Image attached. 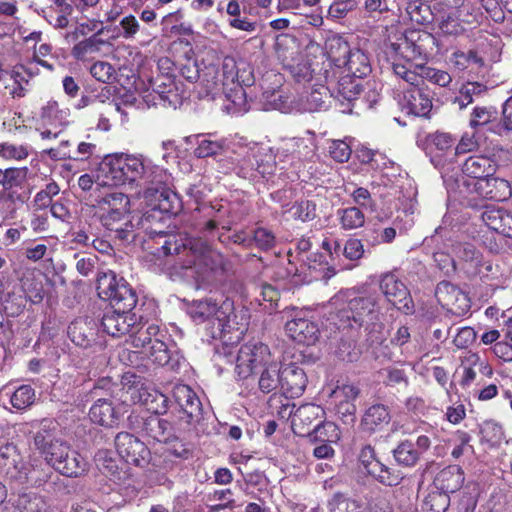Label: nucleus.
<instances>
[{"label": "nucleus", "mask_w": 512, "mask_h": 512, "mask_svg": "<svg viewBox=\"0 0 512 512\" xmlns=\"http://www.w3.org/2000/svg\"><path fill=\"white\" fill-rule=\"evenodd\" d=\"M161 250L164 255L185 256L181 264L175 267V273L195 289L208 288L225 269L224 256L202 238L169 235L165 237Z\"/></svg>", "instance_id": "f257e3e1"}, {"label": "nucleus", "mask_w": 512, "mask_h": 512, "mask_svg": "<svg viewBox=\"0 0 512 512\" xmlns=\"http://www.w3.org/2000/svg\"><path fill=\"white\" fill-rule=\"evenodd\" d=\"M97 292L101 299L109 301L112 310L105 312L101 327L112 337L129 335L135 329L137 315L132 310L137 303L134 290L115 272L108 271L98 275Z\"/></svg>", "instance_id": "f03ea898"}, {"label": "nucleus", "mask_w": 512, "mask_h": 512, "mask_svg": "<svg viewBox=\"0 0 512 512\" xmlns=\"http://www.w3.org/2000/svg\"><path fill=\"white\" fill-rule=\"evenodd\" d=\"M331 303L335 307L334 320L338 329L364 328L372 343H381L385 339L384 325L379 322L377 295H363L355 290H345L337 293Z\"/></svg>", "instance_id": "7ed1b4c3"}, {"label": "nucleus", "mask_w": 512, "mask_h": 512, "mask_svg": "<svg viewBox=\"0 0 512 512\" xmlns=\"http://www.w3.org/2000/svg\"><path fill=\"white\" fill-rule=\"evenodd\" d=\"M169 174L143 155H130L129 184L144 188L143 198L152 210L175 213L176 194L168 187Z\"/></svg>", "instance_id": "20e7f679"}, {"label": "nucleus", "mask_w": 512, "mask_h": 512, "mask_svg": "<svg viewBox=\"0 0 512 512\" xmlns=\"http://www.w3.org/2000/svg\"><path fill=\"white\" fill-rule=\"evenodd\" d=\"M32 427L38 428L34 435V445L53 470L66 477H79L87 471L86 460L67 443L54 438L53 420L42 419L34 422Z\"/></svg>", "instance_id": "39448f33"}, {"label": "nucleus", "mask_w": 512, "mask_h": 512, "mask_svg": "<svg viewBox=\"0 0 512 512\" xmlns=\"http://www.w3.org/2000/svg\"><path fill=\"white\" fill-rule=\"evenodd\" d=\"M234 309V302L229 298L220 301L207 298L194 301L189 309V314L196 324L206 323L205 330L209 337L228 342L233 338L230 336L226 339L227 334L235 332V337L239 339L243 333Z\"/></svg>", "instance_id": "423d86ee"}, {"label": "nucleus", "mask_w": 512, "mask_h": 512, "mask_svg": "<svg viewBox=\"0 0 512 512\" xmlns=\"http://www.w3.org/2000/svg\"><path fill=\"white\" fill-rule=\"evenodd\" d=\"M135 329H131L127 342L134 348L142 349L141 353L153 363L164 366L170 361V352L164 338L165 331L159 325L149 323L142 315L136 319Z\"/></svg>", "instance_id": "0eeeda50"}, {"label": "nucleus", "mask_w": 512, "mask_h": 512, "mask_svg": "<svg viewBox=\"0 0 512 512\" xmlns=\"http://www.w3.org/2000/svg\"><path fill=\"white\" fill-rule=\"evenodd\" d=\"M238 78L236 61L232 57H225L221 67L214 64L205 67L201 76V96L215 99L223 91L234 84Z\"/></svg>", "instance_id": "6e6552de"}, {"label": "nucleus", "mask_w": 512, "mask_h": 512, "mask_svg": "<svg viewBox=\"0 0 512 512\" xmlns=\"http://www.w3.org/2000/svg\"><path fill=\"white\" fill-rule=\"evenodd\" d=\"M273 358L266 344L255 342L241 346L236 358V373L241 378H247L259 367H264Z\"/></svg>", "instance_id": "1a4fd4ad"}, {"label": "nucleus", "mask_w": 512, "mask_h": 512, "mask_svg": "<svg viewBox=\"0 0 512 512\" xmlns=\"http://www.w3.org/2000/svg\"><path fill=\"white\" fill-rule=\"evenodd\" d=\"M153 91L158 95L159 104L176 109L185 98L187 91L181 82L169 73L160 74L152 81Z\"/></svg>", "instance_id": "9d476101"}, {"label": "nucleus", "mask_w": 512, "mask_h": 512, "mask_svg": "<svg viewBox=\"0 0 512 512\" xmlns=\"http://www.w3.org/2000/svg\"><path fill=\"white\" fill-rule=\"evenodd\" d=\"M130 154L107 158L100 166L98 180L102 186L129 184Z\"/></svg>", "instance_id": "9b49d317"}, {"label": "nucleus", "mask_w": 512, "mask_h": 512, "mask_svg": "<svg viewBox=\"0 0 512 512\" xmlns=\"http://www.w3.org/2000/svg\"><path fill=\"white\" fill-rule=\"evenodd\" d=\"M435 296L443 308L455 315L464 314L470 308L467 295L450 282H440L436 287Z\"/></svg>", "instance_id": "f8f14e48"}, {"label": "nucleus", "mask_w": 512, "mask_h": 512, "mask_svg": "<svg viewBox=\"0 0 512 512\" xmlns=\"http://www.w3.org/2000/svg\"><path fill=\"white\" fill-rule=\"evenodd\" d=\"M380 289L386 299L398 310L409 313L412 310V300L407 287L394 274L382 276Z\"/></svg>", "instance_id": "ddd939ff"}, {"label": "nucleus", "mask_w": 512, "mask_h": 512, "mask_svg": "<svg viewBox=\"0 0 512 512\" xmlns=\"http://www.w3.org/2000/svg\"><path fill=\"white\" fill-rule=\"evenodd\" d=\"M457 373L460 375L459 384L462 388H469L476 380L477 374L491 378L492 366L477 353L468 352L461 357V364Z\"/></svg>", "instance_id": "4468645a"}, {"label": "nucleus", "mask_w": 512, "mask_h": 512, "mask_svg": "<svg viewBox=\"0 0 512 512\" xmlns=\"http://www.w3.org/2000/svg\"><path fill=\"white\" fill-rule=\"evenodd\" d=\"M115 447L118 455L128 464L139 465L149 455L145 444L127 432L117 434Z\"/></svg>", "instance_id": "2eb2a0df"}, {"label": "nucleus", "mask_w": 512, "mask_h": 512, "mask_svg": "<svg viewBox=\"0 0 512 512\" xmlns=\"http://www.w3.org/2000/svg\"><path fill=\"white\" fill-rule=\"evenodd\" d=\"M359 460L367 473L375 477L380 483L387 486H395L401 477L390 471V468L382 464L375 457L374 448L370 445L364 446L359 454Z\"/></svg>", "instance_id": "dca6fc26"}, {"label": "nucleus", "mask_w": 512, "mask_h": 512, "mask_svg": "<svg viewBox=\"0 0 512 512\" xmlns=\"http://www.w3.org/2000/svg\"><path fill=\"white\" fill-rule=\"evenodd\" d=\"M257 146L244 148L242 153H237L235 157L221 159L220 165L225 173L234 171L243 178H252L256 176L257 169Z\"/></svg>", "instance_id": "f3484780"}, {"label": "nucleus", "mask_w": 512, "mask_h": 512, "mask_svg": "<svg viewBox=\"0 0 512 512\" xmlns=\"http://www.w3.org/2000/svg\"><path fill=\"white\" fill-rule=\"evenodd\" d=\"M131 399L139 403L155 415L166 413L168 409V398L158 389L152 386L142 385L130 388Z\"/></svg>", "instance_id": "a211bd4d"}, {"label": "nucleus", "mask_w": 512, "mask_h": 512, "mask_svg": "<svg viewBox=\"0 0 512 512\" xmlns=\"http://www.w3.org/2000/svg\"><path fill=\"white\" fill-rule=\"evenodd\" d=\"M102 225L109 231L115 233V238L128 241L134 237V224L130 209L127 211H114L100 215Z\"/></svg>", "instance_id": "6ab92c4d"}, {"label": "nucleus", "mask_w": 512, "mask_h": 512, "mask_svg": "<svg viewBox=\"0 0 512 512\" xmlns=\"http://www.w3.org/2000/svg\"><path fill=\"white\" fill-rule=\"evenodd\" d=\"M472 187L476 196L494 201H504L512 194L510 183L507 180L493 176L476 180L475 183H472Z\"/></svg>", "instance_id": "aec40b11"}, {"label": "nucleus", "mask_w": 512, "mask_h": 512, "mask_svg": "<svg viewBox=\"0 0 512 512\" xmlns=\"http://www.w3.org/2000/svg\"><path fill=\"white\" fill-rule=\"evenodd\" d=\"M434 486L444 495H439L443 501V510L448 503V494L458 491L464 483V472L457 465L442 469L434 478Z\"/></svg>", "instance_id": "412c9836"}, {"label": "nucleus", "mask_w": 512, "mask_h": 512, "mask_svg": "<svg viewBox=\"0 0 512 512\" xmlns=\"http://www.w3.org/2000/svg\"><path fill=\"white\" fill-rule=\"evenodd\" d=\"M281 379V392L290 398L301 396L307 385V377L303 368L294 363L282 366Z\"/></svg>", "instance_id": "4be33fe9"}, {"label": "nucleus", "mask_w": 512, "mask_h": 512, "mask_svg": "<svg viewBox=\"0 0 512 512\" xmlns=\"http://www.w3.org/2000/svg\"><path fill=\"white\" fill-rule=\"evenodd\" d=\"M288 336L295 342L304 345H313L319 337L318 325L305 318H294L285 325Z\"/></svg>", "instance_id": "5701e85b"}, {"label": "nucleus", "mask_w": 512, "mask_h": 512, "mask_svg": "<svg viewBox=\"0 0 512 512\" xmlns=\"http://www.w3.org/2000/svg\"><path fill=\"white\" fill-rule=\"evenodd\" d=\"M324 417L325 411L320 405L307 403L296 409L292 423L296 427L301 426L303 429L307 428V433L310 432V427L313 426V432L319 433L324 422Z\"/></svg>", "instance_id": "b1692460"}, {"label": "nucleus", "mask_w": 512, "mask_h": 512, "mask_svg": "<svg viewBox=\"0 0 512 512\" xmlns=\"http://www.w3.org/2000/svg\"><path fill=\"white\" fill-rule=\"evenodd\" d=\"M480 218L490 230L512 237V213L494 206H485Z\"/></svg>", "instance_id": "393cba45"}, {"label": "nucleus", "mask_w": 512, "mask_h": 512, "mask_svg": "<svg viewBox=\"0 0 512 512\" xmlns=\"http://www.w3.org/2000/svg\"><path fill=\"white\" fill-rule=\"evenodd\" d=\"M390 421L391 415L388 407L383 404H374L365 410L360 428L364 432L373 434L382 431Z\"/></svg>", "instance_id": "a878e982"}, {"label": "nucleus", "mask_w": 512, "mask_h": 512, "mask_svg": "<svg viewBox=\"0 0 512 512\" xmlns=\"http://www.w3.org/2000/svg\"><path fill=\"white\" fill-rule=\"evenodd\" d=\"M173 397L190 420H197L201 416L202 404L196 393L185 384L175 385Z\"/></svg>", "instance_id": "bb28decb"}, {"label": "nucleus", "mask_w": 512, "mask_h": 512, "mask_svg": "<svg viewBox=\"0 0 512 512\" xmlns=\"http://www.w3.org/2000/svg\"><path fill=\"white\" fill-rule=\"evenodd\" d=\"M497 170L496 162L488 156L473 155L465 160L462 171L476 180L493 176Z\"/></svg>", "instance_id": "cd10ccee"}, {"label": "nucleus", "mask_w": 512, "mask_h": 512, "mask_svg": "<svg viewBox=\"0 0 512 512\" xmlns=\"http://www.w3.org/2000/svg\"><path fill=\"white\" fill-rule=\"evenodd\" d=\"M334 93L328 87L319 85L301 97V109L305 112H316L328 107V101Z\"/></svg>", "instance_id": "c85d7f7f"}, {"label": "nucleus", "mask_w": 512, "mask_h": 512, "mask_svg": "<svg viewBox=\"0 0 512 512\" xmlns=\"http://www.w3.org/2000/svg\"><path fill=\"white\" fill-rule=\"evenodd\" d=\"M408 112L420 117H426L432 109L430 94L423 88H414L405 95Z\"/></svg>", "instance_id": "c756f323"}, {"label": "nucleus", "mask_w": 512, "mask_h": 512, "mask_svg": "<svg viewBox=\"0 0 512 512\" xmlns=\"http://www.w3.org/2000/svg\"><path fill=\"white\" fill-rule=\"evenodd\" d=\"M137 35H140L143 39L141 45L144 46L150 43L151 39L147 28L142 27L138 19L132 14L123 16L119 21L117 36L125 40H134Z\"/></svg>", "instance_id": "7c9ffc66"}, {"label": "nucleus", "mask_w": 512, "mask_h": 512, "mask_svg": "<svg viewBox=\"0 0 512 512\" xmlns=\"http://www.w3.org/2000/svg\"><path fill=\"white\" fill-rule=\"evenodd\" d=\"M146 435L160 443H167L173 437V428L170 422L158 415L148 417L143 425Z\"/></svg>", "instance_id": "2f4dec72"}, {"label": "nucleus", "mask_w": 512, "mask_h": 512, "mask_svg": "<svg viewBox=\"0 0 512 512\" xmlns=\"http://www.w3.org/2000/svg\"><path fill=\"white\" fill-rule=\"evenodd\" d=\"M311 138L294 137L286 140L278 150L279 156L291 159L307 158L313 153Z\"/></svg>", "instance_id": "473e14b6"}, {"label": "nucleus", "mask_w": 512, "mask_h": 512, "mask_svg": "<svg viewBox=\"0 0 512 512\" xmlns=\"http://www.w3.org/2000/svg\"><path fill=\"white\" fill-rule=\"evenodd\" d=\"M68 336L77 346L87 347L94 337L93 321L88 318H78L68 326Z\"/></svg>", "instance_id": "72a5a7b5"}, {"label": "nucleus", "mask_w": 512, "mask_h": 512, "mask_svg": "<svg viewBox=\"0 0 512 512\" xmlns=\"http://www.w3.org/2000/svg\"><path fill=\"white\" fill-rule=\"evenodd\" d=\"M281 377L282 365L275 359H272L264 366V370L261 372L259 378L260 390L263 393H270L277 390L281 391Z\"/></svg>", "instance_id": "f704fd0d"}, {"label": "nucleus", "mask_w": 512, "mask_h": 512, "mask_svg": "<svg viewBox=\"0 0 512 512\" xmlns=\"http://www.w3.org/2000/svg\"><path fill=\"white\" fill-rule=\"evenodd\" d=\"M96 202L99 216L104 215V213L127 211L130 209L129 197L118 191H112L103 196H99Z\"/></svg>", "instance_id": "c9c22d12"}, {"label": "nucleus", "mask_w": 512, "mask_h": 512, "mask_svg": "<svg viewBox=\"0 0 512 512\" xmlns=\"http://www.w3.org/2000/svg\"><path fill=\"white\" fill-rule=\"evenodd\" d=\"M89 417L92 422L105 427L113 426L118 419L115 408L107 399H98L90 408Z\"/></svg>", "instance_id": "e433bc0d"}, {"label": "nucleus", "mask_w": 512, "mask_h": 512, "mask_svg": "<svg viewBox=\"0 0 512 512\" xmlns=\"http://www.w3.org/2000/svg\"><path fill=\"white\" fill-rule=\"evenodd\" d=\"M345 68L347 75H352L355 78H363L371 72V65L367 55L359 50H352L349 56L342 64Z\"/></svg>", "instance_id": "4c0bfd02"}, {"label": "nucleus", "mask_w": 512, "mask_h": 512, "mask_svg": "<svg viewBox=\"0 0 512 512\" xmlns=\"http://www.w3.org/2000/svg\"><path fill=\"white\" fill-rule=\"evenodd\" d=\"M323 393L328 396L329 408L354 402L359 395V389L352 384L337 385L335 388H324Z\"/></svg>", "instance_id": "58836bf2"}, {"label": "nucleus", "mask_w": 512, "mask_h": 512, "mask_svg": "<svg viewBox=\"0 0 512 512\" xmlns=\"http://www.w3.org/2000/svg\"><path fill=\"white\" fill-rule=\"evenodd\" d=\"M222 94L228 101V104L225 105L228 113L237 114L248 110L245 90L239 84L238 79L234 80V84H231Z\"/></svg>", "instance_id": "ea45409f"}, {"label": "nucleus", "mask_w": 512, "mask_h": 512, "mask_svg": "<svg viewBox=\"0 0 512 512\" xmlns=\"http://www.w3.org/2000/svg\"><path fill=\"white\" fill-rule=\"evenodd\" d=\"M200 210L203 211L204 216L208 218L203 224V231L212 232L218 226H222L223 229H230L229 223L225 221V217L228 216L229 211L222 205H207Z\"/></svg>", "instance_id": "a19ab883"}, {"label": "nucleus", "mask_w": 512, "mask_h": 512, "mask_svg": "<svg viewBox=\"0 0 512 512\" xmlns=\"http://www.w3.org/2000/svg\"><path fill=\"white\" fill-rule=\"evenodd\" d=\"M361 89L360 79L346 74L340 78L337 88L332 93H334L333 97L339 101L347 100L351 102L357 98Z\"/></svg>", "instance_id": "79ce46f5"}, {"label": "nucleus", "mask_w": 512, "mask_h": 512, "mask_svg": "<svg viewBox=\"0 0 512 512\" xmlns=\"http://www.w3.org/2000/svg\"><path fill=\"white\" fill-rule=\"evenodd\" d=\"M325 47L329 58L338 67H342L343 62L352 51L350 50L348 42L339 35L329 37L325 43Z\"/></svg>", "instance_id": "37998d69"}, {"label": "nucleus", "mask_w": 512, "mask_h": 512, "mask_svg": "<svg viewBox=\"0 0 512 512\" xmlns=\"http://www.w3.org/2000/svg\"><path fill=\"white\" fill-rule=\"evenodd\" d=\"M48 505L41 495L33 492L23 493L14 503V512H47Z\"/></svg>", "instance_id": "c03bdc74"}, {"label": "nucleus", "mask_w": 512, "mask_h": 512, "mask_svg": "<svg viewBox=\"0 0 512 512\" xmlns=\"http://www.w3.org/2000/svg\"><path fill=\"white\" fill-rule=\"evenodd\" d=\"M104 44V40L98 38L96 35H93L76 43L71 50V55L76 60L84 61L92 55L98 53Z\"/></svg>", "instance_id": "a18cd8bd"}, {"label": "nucleus", "mask_w": 512, "mask_h": 512, "mask_svg": "<svg viewBox=\"0 0 512 512\" xmlns=\"http://www.w3.org/2000/svg\"><path fill=\"white\" fill-rule=\"evenodd\" d=\"M280 157L279 154L275 155L270 148L257 147V173L262 177H267L275 173L277 169L276 157Z\"/></svg>", "instance_id": "49530a36"}, {"label": "nucleus", "mask_w": 512, "mask_h": 512, "mask_svg": "<svg viewBox=\"0 0 512 512\" xmlns=\"http://www.w3.org/2000/svg\"><path fill=\"white\" fill-rule=\"evenodd\" d=\"M393 456L399 465L406 467L414 466L420 458L419 451L415 449L414 444L409 440L399 443L393 450Z\"/></svg>", "instance_id": "de8ad7c7"}, {"label": "nucleus", "mask_w": 512, "mask_h": 512, "mask_svg": "<svg viewBox=\"0 0 512 512\" xmlns=\"http://www.w3.org/2000/svg\"><path fill=\"white\" fill-rule=\"evenodd\" d=\"M426 140L430 152L436 155H443L450 151L456 141L451 134L444 132L431 133L427 136Z\"/></svg>", "instance_id": "09e8293b"}, {"label": "nucleus", "mask_w": 512, "mask_h": 512, "mask_svg": "<svg viewBox=\"0 0 512 512\" xmlns=\"http://www.w3.org/2000/svg\"><path fill=\"white\" fill-rule=\"evenodd\" d=\"M337 215L341 228L344 230L357 229L362 227L365 223V215L358 207L339 209Z\"/></svg>", "instance_id": "8fccbe9b"}, {"label": "nucleus", "mask_w": 512, "mask_h": 512, "mask_svg": "<svg viewBox=\"0 0 512 512\" xmlns=\"http://www.w3.org/2000/svg\"><path fill=\"white\" fill-rule=\"evenodd\" d=\"M497 119V111L493 107L476 106L471 112L469 126L473 129L489 125L492 127Z\"/></svg>", "instance_id": "3c124183"}, {"label": "nucleus", "mask_w": 512, "mask_h": 512, "mask_svg": "<svg viewBox=\"0 0 512 512\" xmlns=\"http://www.w3.org/2000/svg\"><path fill=\"white\" fill-rule=\"evenodd\" d=\"M485 91V85L478 82H468L459 90L458 95L454 98V104H457L459 109H464L473 102L475 96H480Z\"/></svg>", "instance_id": "603ef678"}, {"label": "nucleus", "mask_w": 512, "mask_h": 512, "mask_svg": "<svg viewBox=\"0 0 512 512\" xmlns=\"http://www.w3.org/2000/svg\"><path fill=\"white\" fill-rule=\"evenodd\" d=\"M327 507L329 512H361L362 505L342 493H335L328 500Z\"/></svg>", "instance_id": "864d4df0"}, {"label": "nucleus", "mask_w": 512, "mask_h": 512, "mask_svg": "<svg viewBox=\"0 0 512 512\" xmlns=\"http://www.w3.org/2000/svg\"><path fill=\"white\" fill-rule=\"evenodd\" d=\"M28 168L0 169V185L5 190L21 186L26 180Z\"/></svg>", "instance_id": "5fc2aeb1"}, {"label": "nucleus", "mask_w": 512, "mask_h": 512, "mask_svg": "<svg viewBox=\"0 0 512 512\" xmlns=\"http://www.w3.org/2000/svg\"><path fill=\"white\" fill-rule=\"evenodd\" d=\"M36 399L35 390L30 385H21L10 396L11 405L17 410L30 407Z\"/></svg>", "instance_id": "6e6d98bb"}, {"label": "nucleus", "mask_w": 512, "mask_h": 512, "mask_svg": "<svg viewBox=\"0 0 512 512\" xmlns=\"http://www.w3.org/2000/svg\"><path fill=\"white\" fill-rule=\"evenodd\" d=\"M54 474L53 468L46 463L31 464V468L26 473V479L29 483L35 486H42Z\"/></svg>", "instance_id": "4d7b16f0"}, {"label": "nucleus", "mask_w": 512, "mask_h": 512, "mask_svg": "<svg viewBox=\"0 0 512 512\" xmlns=\"http://www.w3.org/2000/svg\"><path fill=\"white\" fill-rule=\"evenodd\" d=\"M405 12L407 17L416 24L424 25L430 22L429 7L422 4L420 0L407 2Z\"/></svg>", "instance_id": "13d9d810"}, {"label": "nucleus", "mask_w": 512, "mask_h": 512, "mask_svg": "<svg viewBox=\"0 0 512 512\" xmlns=\"http://www.w3.org/2000/svg\"><path fill=\"white\" fill-rule=\"evenodd\" d=\"M413 64L408 62L406 64L402 63H393L392 68L393 72L396 76L403 79L410 85H413L415 87L420 86L421 84V71L418 69L420 65H417L415 67V70H412Z\"/></svg>", "instance_id": "bf43d9fd"}, {"label": "nucleus", "mask_w": 512, "mask_h": 512, "mask_svg": "<svg viewBox=\"0 0 512 512\" xmlns=\"http://www.w3.org/2000/svg\"><path fill=\"white\" fill-rule=\"evenodd\" d=\"M30 150L26 144L0 143V156L7 160H24L29 156Z\"/></svg>", "instance_id": "052dcab7"}, {"label": "nucleus", "mask_w": 512, "mask_h": 512, "mask_svg": "<svg viewBox=\"0 0 512 512\" xmlns=\"http://www.w3.org/2000/svg\"><path fill=\"white\" fill-rule=\"evenodd\" d=\"M489 131L500 136L512 131V96L503 104L501 121L490 127Z\"/></svg>", "instance_id": "680f3d73"}, {"label": "nucleus", "mask_w": 512, "mask_h": 512, "mask_svg": "<svg viewBox=\"0 0 512 512\" xmlns=\"http://www.w3.org/2000/svg\"><path fill=\"white\" fill-rule=\"evenodd\" d=\"M3 309L9 316L19 315L25 308V298L15 292H7L1 297Z\"/></svg>", "instance_id": "e2e57ef3"}, {"label": "nucleus", "mask_w": 512, "mask_h": 512, "mask_svg": "<svg viewBox=\"0 0 512 512\" xmlns=\"http://www.w3.org/2000/svg\"><path fill=\"white\" fill-rule=\"evenodd\" d=\"M452 61L459 69L463 70L470 65H476L481 67L484 65V60L478 53L474 50L465 51H455L452 54Z\"/></svg>", "instance_id": "0e129e2a"}, {"label": "nucleus", "mask_w": 512, "mask_h": 512, "mask_svg": "<svg viewBox=\"0 0 512 512\" xmlns=\"http://www.w3.org/2000/svg\"><path fill=\"white\" fill-rule=\"evenodd\" d=\"M365 240L370 242L372 245H378L381 243H390L396 237V230L393 227H385V228H373L366 230L365 232Z\"/></svg>", "instance_id": "69168bd1"}, {"label": "nucleus", "mask_w": 512, "mask_h": 512, "mask_svg": "<svg viewBox=\"0 0 512 512\" xmlns=\"http://www.w3.org/2000/svg\"><path fill=\"white\" fill-rule=\"evenodd\" d=\"M263 108L265 110H280L286 109L287 98L279 89L265 90L262 94Z\"/></svg>", "instance_id": "338daca9"}, {"label": "nucleus", "mask_w": 512, "mask_h": 512, "mask_svg": "<svg viewBox=\"0 0 512 512\" xmlns=\"http://www.w3.org/2000/svg\"><path fill=\"white\" fill-rule=\"evenodd\" d=\"M294 219L303 222L310 221L316 217V204L310 200H301L295 203L289 210Z\"/></svg>", "instance_id": "774afa93"}]
</instances>
